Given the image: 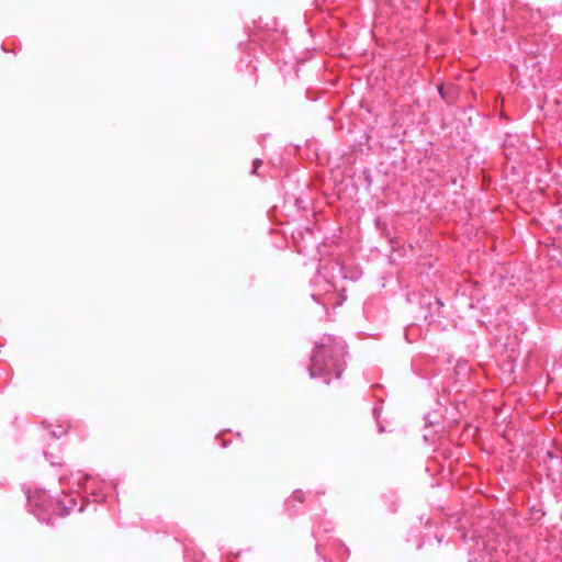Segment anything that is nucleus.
<instances>
[{"mask_svg": "<svg viewBox=\"0 0 562 562\" xmlns=\"http://www.w3.org/2000/svg\"><path fill=\"white\" fill-rule=\"evenodd\" d=\"M439 92H440V94L442 95V98H445V94H443V88H442V87H439Z\"/></svg>", "mask_w": 562, "mask_h": 562, "instance_id": "f03ea898", "label": "nucleus"}, {"mask_svg": "<svg viewBox=\"0 0 562 562\" xmlns=\"http://www.w3.org/2000/svg\"><path fill=\"white\" fill-rule=\"evenodd\" d=\"M329 353L330 349L326 347L319 348L318 351L314 355L315 363H319L321 361H323Z\"/></svg>", "mask_w": 562, "mask_h": 562, "instance_id": "f257e3e1", "label": "nucleus"}]
</instances>
